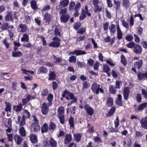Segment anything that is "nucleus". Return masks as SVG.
<instances>
[{"mask_svg": "<svg viewBox=\"0 0 147 147\" xmlns=\"http://www.w3.org/2000/svg\"><path fill=\"white\" fill-rule=\"evenodd\" d=\"M106 105L108 107H111L109 111L106 114V117H111L112 116L116 110V108L115 106H113V98L110 97L107 98Z\"/></svg>", "mask_w": 147, "mask_h": 147, "instance_id": "1", "label": "nucleus"}, {"mask_svg": "<svg viewBox=\"0 0 147 147\" xmlns=\"http://www.w3.org/2000/svg\"><path fill=\"white\" fill-rule=\"evenodd\" d=\"M84 108L86 111V114L88 115L92 116L94 114V110L88 104L85 105Z\"/></svg>", "mask_w": 147, "mask_h": 147, "instance_id": "2", "label": "nucleus"}, {"mask_svg": "<svg viewBox=\"0 0 147 147\" xmlns=\"http://www.w3.org/2000/svg\"><path fill=\"white\" fill-rule=\"evenodd\" d=\"M96 87L97 83L96 82L93 83L91 89L94 93H95L97 94H98L99 93V92H100L101 93L104 94V90L102 88H96Z\"/></svg>", "mask_w": 147, "mask_h": 147, "instance_id": "3", "label": "nucleus"}, {"mask_svg": "<svg viewBox=\"0 0 147 147\" xmlns=\"http://www.w3.org/2000/svg\"><path fill=\"white\" fill-rule=\"evenodd\" d=\"M130 91L129 88L128 87H124L123 91V94L124 99L126 101H127L129 98Z\"/></svg>", "mask_w": 147, "mask_h": 147, "instance_id": "4", "label": "nucleus"}, {"mask_svg": "<svg viewBox=\"0 0 147 147\" xmlns=\"http://www.w3.org/2000/svg\"><path fill=\"white\" fill-rule=\"evenodd\" d=\"M27 26L26 25L21 24L18 25V27L17 31L19 32L24 33L27 31Z\"/></svg>", "mask_w": 147, "mask_h": 147, "instance_id": "5", "label": "nucleus"}, {"mask_svg": "<svg viewBox=\"0 0 147 147\" xmlns=\"http://www.w3.org/2000/svg\"><path fill=\"white\" fill-rule=\"evenodd\" d=\"M47 103L44 102L41 107V111L43 114L46 115L49 110V108Z\"/></svg>", "mask_w": 147, "mask_h": 147, "instance_id": "6", "label": "nucleus"}, {"mask_svg": "<svg viewBox=\"0 0 147 147\" xmlns=\"http://www.w3.org/2000/svg\"><path fill=\"white\" fill-rule=\"evenodd\" d=\"M137 77L140 81L145 80L147 79V71L145 73L139 72L137 74Z\"/></svg>", "mask_w": 147, "mask_h": 147, "instance_id": "7", "label": "nucleus"}, {"mask_svg": "<svg viewBox=\"0 0 147 147\" xmlns=\"http://www.w3.org/2000/svg\"><path fill=\"white\" fill-rule=\"evenodd\" d=\"M133 51L136 54H140L142 51V49L140 45L137 44L134 48Z\"/></svg>", "mask_w": 147, "mask_h": 147, "instance_id": "8", "label": "nucleus"}, {"mask_svg": "<svg viewBox=\"0 0 147 147\" xmlns=\"http://www.w3.org/2000/svg\"><path fill=\"white\" fill-rule=\"evenodd\" d=\"M30 128L32 130H33L35 132L38 131L40 129V126L38 123H32L30 126Z\"/></svg>", "mask_w": 147, "mask_h": 147, "instance_id": "9", "label": "nucleus"}, {"mask_svg": "<svg viewBox=\"0 0 147 147\" xmlns=\"http://www.w3.org/2000/svg\"><path fill=\"white\" fill-rule=\"evenodd\" d=\"M43 20L45 21V23L49 24L52 20L51 15L48 12H46L44 14Z\"/></svg>", "mask_w": 147, "mask_h": 147, "instance_id": "10", "label": "nucleus"}, {"mask_svg": "<svg viewBox=\"0 0 147 147\" xmlns=\"http://www.w3.org/2000/svg\"><path fill=\"white\" fill-rule=\"evenodd\" d=\"M114 7L116 11L119 12L121 9V2L119 0H114L113 1Z\"/></svg>", "mask_w": 147, "mask_h": 147, "instance_id": "11", "label": "nucleus"}, {"mask_svg": "<svg viewBox=\"0 0 147 147\" xmlns=\"http://www.w3.org/2000/svg\"><path fill=\"white\" fill-rule=\"evenodd\" d=\"M141 126L145 129H147V117H145L140 121Z\"/></svg>", "mask_w": 147, "mask_h": 147, "instance_id": "12", "label": "nucleus"}, {"mask_svg": "<svg viewBox=\"0 0 147 147\" xmlns=\"http://www.w3.org/2000/svg\"><path fill=\"white\" fill-rule=\"evenodd\" d=\"M86 54L85 51H82L80 50H75L73 51L70 52L69 55L70 54L75 55L76 56H79L81 55H85Z\"/></svg>", "mask_w": 147, "mask_h": 147, "instance_id": "13", "label": "nucleus"}, {"mask_svg": "<svg viewBox=\"0 0 147 147\" xmlns=\"http://www.w3.org/2000/svg\"><path fill=\"white\" fill-rule=\"evenodd\" d=\"M48 76L49 77L48 80L49 81L54 80L56 79L57 75L54 71H49Z\"/></svg>", "mask_w": 147, "mask_h": 147, "instance_id": "14", "label": "nucleus"}, {"mask_svg": "<svg viewBox=\"0 0 147 147\" xmlns=\"http://www.w3.org/2000/svg\"><path fill=\"white\" fill-rule=\"evenodd\" d=\"M70 17V15L68 13L66 15H62L60 18L61 21L64 23H66L69 19Z\"/></svg>", "mask_w": 147, "mask_h": 147, "instance_id": "15", "label": "nucleus"}, {"mask_svg": "<svg viewBox=\"0 0 147 147\" xmlns=\"http://www.w3.org/2000/svg\"><path fill=\"white\" fill-rule=\"evenodd\" d=\"M72 138L71 134H66L64 141V143L65 144H68L72 140Z\"/></svg>", "mask_w": 147, "mask_h": 147, "instance_id": "16", "label": "nucleus"}, {"mask_svg": "<svg viewBox=\"0 0 147 147\" xmlns=\"http://www.w3.org/2000/svg\"><path fill=\"white\" fill-rule=\"evenodd\" d=\"M117 38L118 40H120L122 38L123 34L119 24L117 25Z\"/></svg>", "mask_w": 147, "mask_h": 147, "instance_id": "17", "label": "nucleus"}, {"mask_svg": "<svg viewBox=\"0 0 147 147\" xmlns=\"http://www.w3.org/2000/svg\"><path fill=\"white\" fill-rule=\"evenodd\" d=\"M143 64V61L142 59H139L134 63V66L135 68L139 69L142 67Z\"/></svg>", "mask_w": 147, "mask_h": 147, "instance_id": "18", "label": "nucleus"}, {"mask_svg": "<svg viewBox=\"0 0 147 147\" xmlns=\"http://www.w3.org/2000/svg\"><path fill=\"white\" fill-rule=\"evenodd\" d=\"M22 104L19 103L18 105H13V110L16 112H19L21 111L22 108Z\"/></svg>", "mask_w": 147, "mask_h": 147, "instance_id": "19", "label": "nucleus"}, {"mask_svg": "<svg viewBox=\"0 0 147 147\" xmlns=\"http://www.w3.org/2000/svg\"><path fill=\"white\" fill-rule=\"evenodd\" d=\"M5 19L6 21H13V18L11 12L9 11L7 12Z\"/></svg>", "mask_w": 147, "mask_h": 147, "instance_id": "20", "label": "nucleus"}, {"mask_svg": "<svg viewBox=\"0 0 147 147\" xmlns=\"http://www.w3.org/2000/svg\"><path fill=\"white\" fill-rule=\"evenodd\" d=\"M53 94L51 93H49L47 96V100L48 102L47 105L48 106H51L53 104L52 101L53 100Z\"/></svg>", "mask_w": 147, "mask_h": 147, "instance_id": "21", "label": "nucleus"}, {"mask_svg": "<svg viewBox=\"0 0 147 147\" xmlns=\"http://www.w3.org/2000/svg\"><path fill=\"white\" fill-rule=\"evenodd\" d=\"M117 96L118 98L115 100L116 103L119 106H121L123 104L122 96L121 94H119Z\"/></svg>", "mask_w": 147, "mask_h": 147, "instance_id": "22", "label": "nucleus"}, {"mask_svg": "<svg viewBox=\"0 0 147 147\" xmlns=\"http://www.w3.org/2000/svg\"><path fill=\"white\" fill-rule=\"evenodd\" d=\"M115 27L116 26L115 25L112 24L110 25V26L109 27L111 35V36H113L116 32Z\"/></svg>", "mask_w": 147, "mask_h": 147, "instance_id": "23", "label": "nucleus"}, {"mask_svg": "<svg viewBox=\"0 0 147 147\" xmlns=\"http://www.w3.org/2000/svg\"><path fill=\"white\" fill-rule=\"evenodd\" d=\"M115 39V36H114L112 38H111L110 37L108 36L106 38H105V42L106 43H108L110 42V44L112 45L114 42V41Z\"/></svg>", "mask_w": 147, "mask_h": 147, "instance_id": "24", "label": "nucleus"}, {"mask_svg": "<svg viewBox=\"0 0 147 147\" xmlns=\"http://www.w3.org/2000/svg\"><path fill=\"white\" fill-rule=\"evenodd\" d=\"M49 146L51 147H56L57 146V142L52 138H50L49 140Z\"/></svg>", "mask_w": 147, "mask_h": 147, "instance_id": "25", "label": "nucleus"}, {"mask_svg": "<svg viewBox=\"0 0 147 147\" xmlns=\"http://www.w3.org/2000/svg\"><path fill=\"white\" fill-rule=\"evenodd\" d=\"M49 130L51 132H53L55 130L56 127L55 124L53 122H50L49 126Z\"/></svg>", "mask_w": 147, "mask_h": 147, "instance_id": "26", "label": "nucleus"}, {"mask_svg": "<svg viewBox=\"0 0 147 147\" xmlns=\"http://www.w3.org/2000/svg\"><path fill=\"white\" fill-rule=\"evenodd\" d=\"M147 106V103H144L140 104L138 107L137 109H135V111L138 112L140 111H142L144 108H146Z\"/></svg>", "mask_w": 147, "mask_h": 147, "instance_id": "27", "label": "nucleus"}, {"mask_svg": "<svg viewBox=\"0 0 147 147\" xmlns=\"http://www.w3.org/2000/svg\"><path fill=\"white\" fill-rule=\"evenodd\" d=\"M122 6L125 9H128L130 6V2L129 0H124L122 2Z\"/></svg>", "mask_w": 147, "mask_h": 147, "instance_id": "28", "label": "nucleus"}, {"mask_svg": "<svg viewBox=\"0 0 147 147\" xmlns=\"http://www.w3.org/2000/svg\"><path fill=\"white\" fill-rule=\"evenodd\" d=\"M70 100H72V101H71L69 103H68L67 105L68 106L69 105H71L74 102H76L78 101V99L74 95V93L72 95H70Z\"/></svg>", "mask_w": 147, "mask_h": 147, "instance_id": "29", "label": "nucleus"}, {"mask_svg": "<svg viewBox=\"0 0 147 147\" xmlns=\"http://www.w3.org/2000/svg\"><path fill=\"white\" fill-rule=\"evenodd\" d=\"M30 139L32 143L33 144L38 142L37 136L35 134H31L30 136Z\"/></svg>", "mask_w": 147, "mask_h": 147, "instance_id": "30", "label": "nucleus"}, {"mask_svg": "<svg viewBox=\"0 0 147 147\" xmlns=\"http://www.w3.org/2000/svg\"><path fill=\"white\" fill-rule=\"evenodd\" d=\"M31 96L30 94H28L26 98H23L22 100V106L26 105L30 100Z\"/></svg>", "mask_w": 147, "mask_h": 147, "instance_id": "31", "label": "nucleus"}, {"mask_svg": "<svg viewBox=\"0 0 147 147\" xmlns=\"http://www.w3.org/2000/svg\"><path fill=\"white\" fill-rule=\"evenodd\" d=\"M48 129L49 127L47 123H45L41 127V132L42 133L47 132Z\"/></svg>", "mask_w": 147, "mask_h": 147, "instance_id": "32", "label": "nucleus"}, {"mask_svg": "<svg viewBox=\"0 0 147 147\" xmlns=\"http://www.w3.org/2000/svg\"><path fill=\"white\" fill-rule=\"evenodd\" d=\"M5 103L6 105V107L5 109V110L6 112H11V104L9 102H7L5 101Z\"/></svg>", "mask_w": 147, "mask_h": 147, "instance_id": "33", "label": "nucleus"}, {"mask_svg": "<svg viewBox=\"0 0 147 147\" xmlns=\"http://www.w3.org/2000/svg\"><path fill=\"white\" fill-rule=\"evenodd\" d=\"M60 43L58 42L53 41L49 44V46L53 48H58L60 46Z\"/></svg>", "mask_w": 147, "mask_h": 147, "instance_id": "34", "label": "nucleus"}, {"mask_svg": "<svg viewBox=\"0 0 147 147\" xmlns=\"http://www.w3.org/2000/svg\"><path fill=\"white\" fill-rule=\"evenodd\" d=\"M31 8L34 10H37L38 7L37 5V3L35 0H32L30 2Z\"/></svg>", "mask_w": 147, "mask_h": 147, "instance_id": "35", "label": "nucleus"}, {"mask_svg": "<svg viewBox=\"0 0 147 147\" xmlns=\"http://www.w3.org/2000/svg\"><path fill=\"white\" fill-rule=\"evenodd\" d=\"M58 115L57 116L64 115L65 113V109L63 107L61 106L57 109Z\"/></svg>", "mask_w": 147, "mask_h": 147, "instance_id": "36", "label": "nucleus"}, {"mask_svg": "<svg viewBox=\"0 0 147 147\" xmlns=\"http://www.w3.org/2000/svg\"><path fill=\"white\" fill-rule=\"evenodd\" d=\"M38 71L39 74H46L48 71L47 68L43 66L40 67L38 68Z\"/></svg>", "mask_w": 147, "mask_h": 147, "instance_id": "37", "label": "nucleus"}, {"mask_svg": "<svg viewBox=\"0 0 147 147\" xmlns=\"http://www.w3.org/2000/svg\"><path fill=\"white\" fill-rule=\"evenodd\" d=\"M14 138L18 145H19L22 141V138L18 135H15Z\"/></svg>", "mask_w": 147, "mask_h": 147, "instance_id": "38", "label": "nucleus"}, {"mask_svg": "<svg viewBox=\"0 0 147 147\" xmlns=\"http://www.w3.org/2000/svg\"><path fill=\"white\" fill-rule=\"evenodd\" d=\"M74 139L76 141V142H78L80 141L82 135L80 133L75 134L74 135Z\"/></svg>", "mask_w": 147, "mask_h": 147, "instance_id": "39", "label": "nucleus"}, {"mask_svg": "<svg viewBox=\"0 0 147 147\" xmlns=\"http://www.w3.org/2000/svg\"><path fill=\"white\" fill-rule=\"evenodd\" d=\"M61 28L56 27L54 30V34L56 36H61Z\"/></svg>", "mask_w": 147, "mask_h": 147, "instance_id": "40", "label": "nucleus"}, {"mask_svg": "<svg viewBox=\"0 0 147 147\" xmlns=\"http://www.w3.org/2000/svg\"><path fill=\"white\" fill-rule=\"evenodd\" d=\"M0 28L2 31L9 29V23L7 22L3 23L0 27Z\"/></svg>", "mask_w": 147, "mask_h": 147, "instance_id": "41", "label": "nucleus"}, {"mask_svg": "<svg viewBox=\"0 0 147 147\" xmlns=\"http://www.w3.org/2000/svg\"><path fill=\"white\" fill-rule=\"evenodd\" d=\"M22 55V53L20 51H13L12 52L11 56L13 57H20Z\"/></svg>", "mask_w": 147, "mask_h": 147, "instance_id": "42", "label": "nucleus"}, {"mask_svg": "<svg viewBox=\"0 0 147 147\" xmlns=\"http://www.w3.org/2000/svg\"><path fill=\"white\" fill-rule=\"evenodd\" d=\"M21 40L22 42H28L29 40V36L26 33H24L23 34V37L21 38Z\"/></svg>", "mask_w": 147, "mask_h": 147, "instance_id": "43", "label": "nucleus"}, {"mask_svg": "<svg viewBox=\"0 0 147 147\" xmlns=\"http://www.w3.org/2000/svg\"><path fill=\"white\" fill-rule=\"evenodd\" d=\"M20 134L21 136L25 137L26 136V130L24 127H21L19 130Z\"/></svg>", "mask_w": 147, "mask_h": 147, "instance_id": "44", "label": "nucleus"}, {"mask_svg": "<svg viewBox=\"0 0 147 147\" xmlns=\"http://www.w3.org/2000/svg\"><path fill=\"white\" fill-rule=\"evenodd\" d=\"M121 62L124 66H126L127 64V60L125 57L123 55H122L121 57Z\"/></svg>", "mask_w": 147, "mask_h": 147, "instance_id": "45", "label": "nucleus"}, {"mask_svg": "<svg viewBox=\"0 0 147 147\" xmlns=\"http://www.w3.org/2000/svg\"><path fill=\"white\" fill-rule=\"evenodd\" d=\"M68 0H63L61 1L58 5L62 6L63 7H65L69 3Z\"/></svg>", "mask_w": 147, "mask_h": 147, "instance_id": "46", "label": "nucleus"}, {"mask_svg": "<svg viewBox=\"0 0 147 147\" xmlns=\"http://www.w3.org/2000/svg\"><path fill=\"white\" fill-rule=\"evenodd\" d=\"M26 119H25V116L23 115L22 116V119L21 121L19 123L20 126H22L24 125L26 123Z\"/></svg>", "mask_w": 147, "mask_h": 147, "instance_id": "47", "label": "nucleus"}, {"mask_svg": "<svg viewBox=\"0 0 147 147\" xmlns=\"http://www.w3.org/2000/svg\"><path fill=\"white\" fill-rule=\"evenodd\" d=\"M69 123L70 127L73 128L74 127V118L72 116H70L69 119Z\"/></svg>", "mask_w": 147, "mask_h": 147, "instance_id": "48", "label": "nucleus"}, {"mask_svg": "<svg viewBox=\"0 0 147 147\" xmlns=\"http://www.w3.org/2000/svg\"><path fill=\"white\" fill-rule=\"evenodd\" d=\"M81 25V24L80 22L77 21L73 26L75 30H77L80 27Z\"/></svg>", "mask_w": 147, "mask_h": 147, "instance_id": "49", "label": "nucleus"}, {"mask_svg": "<svg viewBox=\"0 0 147 147\" xmlns=\"http://www.w3.org/2000/svg\"><path fill=\"white\" fill-rule=\"evenodd\" d=\"M67 94L69 96V97H70V95H72L73 93H72L70 92L69 91L67 90L66 89H65L64 91L62 92V97L63 98H65V97L66 94Z\"/></svg>", "mask_w": 147, "mask_h": 147, "instance_id": "50", "label": "nucleus"}, {"mask_svg": "<svg viewBox=\"0 0 147 147\" xmlns=\"http://www.w3.org/2000/svg\"><path fill=\"white\" fill-rule=\"evenodd\" d=\"M48 90L47 88H46L42 90L41 94L42 96L45 97L48 95Z\"/></svg>", "mask_w": 147, "mask_h": 147, "instance_id": "51", "label": "nucleus"}, {"mask_svg": "<svg viewBox=\"0 0 147 147\" xmlns=\"http://www.w3.org/2000/svg\"><path fill=\"white\" fill-rule=\"evenodd\" d=\"M57 117L59 119L60 123L62 124H64L65 122L64 115L57 116Z\"/></svg>", "mask_w": 147, "mask_h": 147, "instance_id": "52", "label": "nucleus"}, {"mask_svg": "<svg viewBox=\"0 0 147 147\" xmlns=\"http://www.w3.org/2000/svg\"><path fill=\"white\" fill-rule=\"evenodd\" d=\"M115 88V87L113 85H111L109 89L110 92L112 94H115L117 90Z\"/></svg>", "mask_w": 147, "mask_h": 147, "instance_id": "53", "label": "nucleus"}, {"mask_svg": "<svg viewBox=\"0 0 147 147\" xmlns=\"http://www.w3.org/2000/svg\"><path fill=\"white\" fill-rule=\"evenodd\" d=\"M95 7L94 12H100L102 11V7L101 6H99L97 5L94 6Z\"/></svg>", "mask_w": 147, "mask_h": 147, "instance_id": "54", "label": "nucleus"}, {"mask_svg": "<svg viewBox=\"0 0 147 147\" xmlns=\"http://www.w3.org/2000/svg\"><path fill=\"white\" fill-rule=\"evenodd\" d=\"M122 84V83L121 81L117 80L115 82V88L117 89L120 88Z\"/></svg>", "mask_w": 147, "mask_h": 147, "instance_id": "55", "label": "nucleus"}, {"mask_svg": "<svg viewBox=\"0 0 147 147\" xmlns=\"http://www.w3.org/2000/svg\"><path fill=\"white\" fill-rule=\"evenodd\" d=\"M24 113L25 115H24L25 116V119H28L30 118V114L28 111L26 109L24 110Z\"/></svg>", "mask_w": 147, "mask_h": 147, "instance_id": "56", "label": "nucleus"}, {"mask_svg": "<svg viewBox=\"0 0 147 147\" xmlns=\"http://www.w3.org/2000/svg\"><path fill=\"white\" fill-rule=\"evenodd\" d=\"M94 140L95 142H97L98 144L102 143V140L99 136H96L94 137Z\"/></svg>", "mask_w": 147, "mask_h": 147, "instance_id": "57", "label": "nucleus"}, {"mask_svg": "<svg viewBox=\"0 0 147 147\" xmlns=\"http://www.w3.org/2000/svg\"><path fill=\"white\" fill-rule=\"evenodd\" d=\"M136 44V43L133 42H131L128 44H127V47L128 48H134Z\"/></svg>", "mask_w": 147, "mask_h": 147, "instance_id": "58", "label": "nucleus"}, {"mask_svg": "<svg viewBox=\"0 0 147 147\" xmlns=\"http://www.w3.org/2000/svg\"><path fill=\"white\" fill-rule=\"evenodd\" d=\"M105 15L106 17L109 19H111L112 18V16L110 13L107 8L105 9Z\"/></svg>", "mask_w": 147, "mask_h": 147, "instance_id": "59", "label": "nucleus"}, {"mask_svg": "<svg viewBox=\"0 0 147 147\" xmlns=\"http://www.w3.org/2000/svg\"><path fill=\"white\" fill-rule=\"evenodd\" d=\"M103 70L105 73L109 72L110 68L107 65H104L103 66Z\"/></svg>", "mask_w": 147, "mask_h": 147, "instance_id": "60", "label": "nucleus"}, {"mask_svg": "<svg viewBox=\"0 0 147 147\" xmlns=\"http://www.w3.org/2000/svg\"><path fill=\"white\" fill-rule=\"evenodd\" d=\"M51 9V7L50 5H47L45 6L41 10L42 11H49Z\"/></svg>", "mask_w": 147, "mask_h": 147, "instance_id": "61", "label": "nucleus"}, {"mask_svg": "<svg viewBox=\"0 0 147 147\" xmlns=\"http://www.w3.org/2000/svg\"><path fill=\"white\" fill-rule=\"evenodd\" d=\"M52 88L53 90H55L57 89L58 85L56 82L53 81L52 83Z\"/></svg>", "mask_w": 147, "mask_h": 147, "instance_id": "62", "label": "nucleus"}, {"mask_svg": "<svg viewBox=\"0 0 147 147\" xmlns=\"http://www.w3.org/2000/svg\"><path fill=\"white\" fill-rule=\"evenodd\" d=\"M76 57L74 55H71L69 58V61L70 62H75L76 61Z\"/></svg>", "mask_w": 147, "mask_h": 147, "instance_id": "63", "label": "nucleus"}, {"mask_svg": "<svg viewBox=\"0 0 147 147\" xmlns=\"http://www.w3.org/2000/svg\"><path fill=\"white\" fill-rule=\"evenodd\" d=\"M114 123L115 127H118L119 124V120L118 116H117L116 119Z\"/></svg>", "mask_w": 147, "mask_h": 147, "instance_id": "64", "label": "nucleus"}]
</instances>
